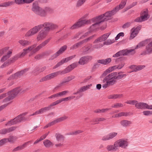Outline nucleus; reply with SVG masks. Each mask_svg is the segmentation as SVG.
<instances>
[{
    "label": "nucleus",
    "mask_w": 152,
    "mask_h": 152,
    "mask_svg": "<svg viewBox=\"0 0 152 152\" xmlns=\"http://www.w3.org/2000/svg\"><path fill=\"white\" fill-rule=\"evenodd\" d=\"M59 74L62 75L65 74L63 70L59 71L57 72H55L48 74L42 78L40 80V82H42L50 80L51 79H53L54 77H57Z\"/></svg>",
    "instance_id": "nucleus-8"
},
{
    "label": "nucleus",
    "mask_w": 152,
    "mask_h": 152,
    "mask_svg": "<svg viewBox=\"0 0 152 152\" xmlns=\"http://www.w3.org/2000/svg\"><path fill=\"white\" fill-rule=\"evenodd\" d=\"M123 106V104L121 103H117L112 106V107L113 108H118L122 107Z\"/></svg>",
    "instance_id": "nucleus-59"
},
{
    "label": "nucleus",
    "mask_w": 152,
    "mask_h": 152,
    "mask_svg": "<svg viewBox=\"0 0 152 152\" xmlns=\"http://www.w3.org/2000/svg\"><path fill=\"white\" fill-rule=\"evenodd\" d=\"M140 29L141 26H140L132 28L131 30V33L130 34L129 39L131 40L134 38L137 35Z\"/></svg>",
    "instance_id": "nucleus-19"
},
{
    "label": "nucleus",
    "mask_w": 152,
    "mask_h": 152,
    "mask_svg": "<svg viewBox=\"0 0 152 152\" xmlns=\"http://www.w3.org/2000/svg\"><path fill=\"white\" fill-rule=\"evenodd\" d=\"M37 15L42 17H44L46 16L47 14L45 10H43L41 8L40 11L38 12Z\"/></svg>",
    "instance_id": "nucleus-45"
},
{
    "label": "nucleus",
    "mask_w": 152,
    "mask_h": 152,
    "mask_svg": "<svg viewBox=\"0 0 152 152\" xmlns=\"http://www.w3.org/2000/svg\"><path fill=\"white\" fill-rule=\"evenodd\" d=\"M76 56V55H75L63 59L61 61L58 62L55 66H54L53 67V69H56L57 67L62 65L64 63L67 62L69 60H70L74 58Z\"/></svg>",
    "instance_id": "nucleus-18"
},
{
    "label": "nucleus",
    "mask_w": 152,
    "mask_h": 152,
    "mask_svg": "<svg viewBox=\"0 0 152 152\" xmlns=\"http://www.w3.org/2000/svg\"><path fill=\"white\" fill-rule=\"evenodd\" d=\"M55 136L56 140L57 141L63 142L64 141V137L61 134H56Z\"/></svg>",
    "instance_id": "nucleus-40"
},
{
    "label": "nucleus",
    "mask_w": 152,
    "mask_h": 152,
    "mask_svg": "<svg viewBox=\"0 0 152 152\" xmlns=\"http://www.w3.org/2000/svg\"><path fill=\"white\" fill-rule=\"evenodd\" d=\"M69 93L68 91H64L61 92H58V97H61L66 94L67 93Z\"/></svg>",
    "instance_id": "nucleus-57"
},
{
    "label": "nucleus",
    "mask_w": 152,
    "mask_h": 152,
    "mask_svg": "<svg viewBox=\"0 0 152 152\" xmlns=\"http://www.w3.org/2000/svg\"><path fill=\"white\" fill-rule=\"evenodd\" d=\"M109 20V18L106 15H105V13L94 18L91 20H90L91 21L89 24L92 23H94L93 24L92 26L89 28V31H91L95 30L99 27L100 23L102 22L107 20Z\"/></svg>",
    "instance_id": "nucleus-3"
},
{
    "label": "nucleus",
    "mask_w": 152,
    "mask_h": 152,
    "mask_svg": "<svg viewBox=\"0 0 152 152\" xmlns=\"http://www.w3.org/2000/svg\"><path fill=\"white\" fill-rule=\"evenodd\" d=\"M110 34V33L105 34L95 39L93 42L94 44L93 45L94 50L100 48L102 47L104 45V43L103 44L102 42L105 41Z\"/></svg>",
    "instance_id": "nucleus-4"
},
{
    "label": "nucleus",
    "mask_w": 152,
    "mask_h": 152,
    "mask_svg": "<svg viewBox=\"0 0 152 152\" xmlns=\"http://www.w3.org/2000/svg\"><path fill=\"white\" fill-rule=\"evenodd\" d=\"M23 114L20 115L16 118L7 122L5 124L6 126H9L12 125L20 122L25 119V118L23 116Z\"/></svg>",
    "instance_id": "nucleus-9"
},
{
    "label": "nucleus",
    "mask_w": 152,
    "mask_h": 152,
    "mask_svg": "<svg viewBox=\"0 0 152 152\" xmlns=\"http://www.w3.org/2000/svg\"><path fill=\"white\" fill-rule=\"evenodd\" d=\"M13 1H8L2 3L3 7L9 6L13 4Z\"/></svg>",
    "instance_id": "nucleus-53"
},
{
    "label": "nucleus",
    "mask_w": 152,
    "mask_h": 152,
    "mask_svg": "<svg viewBox=\"0 0 152 152\" xmlns=\"http://www.w3.org/2000/svg\"><path fill=\"white\" fill-rule=\"evenodd\" d=\"M91 86V84H89L81 87L77 90L76 92L74 93L73 94H78V95L76 97V98L79 99L83 96V94L82 92L88 90Z\"/></svg>",
    "instance_id": "nucleus-14"
},
{
    "label": "nucleus",
    "mask_w": 152,
    "mask_h": 152,
    "mask_svg": "<svg viewBox=\"0 0 152 152\" xmlns=\"http://www.w3.org/2000/svg\"><path fill=\"white\" fill-rule=\"evenodd\" d=\"M28 69H25L21 70L20 72H18L15 73L14 75L11 76L8 78V80H11L14 79L18 77H20L21 75H23L26 71H28Z\"/></svg>",
    "instance_id": "nucleus-24"
},
{
    "label": "nucleus",
    "mask_w": 152,
    "mask_h": 152,
    "mask_svg": "<svg viewBox=\"0 0 152 152\" xmlns=\"http://www.w3.org/2000/svg\"><path fill=\"white\" fill-rule=\"evenodd\" d=\"M41 9V8L39 7L38 6L33 5L32 8V10L33 12L37 14Z\"/></svg>",
    "instance_id": "nucleus-44"
},
{
    "label": "nucleus",
    "mask_w": 152,
    "mask_h": 152,
    "mask_svg": "<svg viewBox=\"0 0 152 152\" xmlns=\"http://www.w3.org/2000/svg\"><path fill=\"white\" fill-rule=\"evenodd\" d=\"M117 133L112 132L107 135L103 136L102 138V140L103 141H107L111 140L115 137L117 135Z\"/></svg>",
    "instance_id": "nucleus-20"
},
{
    "label": "nucleus",
    "mask_w": 152,
    "mask_h": 152,
    "mask_svg": "<svg viewBox=\"0 0 152 152\" xmlns=\"http://www.w3.org/2000/svg\"><path fill=\"white\" fill-rule=\"evenodd\" d=\"M143 21H144L148 19L150 17L148 15V10H145L141 12L140 16Z\"/></svg>",
    "instance_id": "nucleus-29"
},
{
    "label": "nucleus",
    "mask_w": 152,
    "mask_h": 152,
    "mask_svg": "<svg viewBox=\"0 0 152 152\" xmlns=\"http://www.w3.org/2000/svg\"><path fill=\"white\" fill-rule=\"evenodd\" d=\"M8 142L7 138H3L0 140V146Z\"/></svg>",
    "instance_id": "nucleus-56"
},
{
    "label": "nucleus",
    "mask_w": 152,
    "mask_h": 152,
    "mask_svg": "<svg viewBox=\"0 0 152 152\" xmlns=\"http://www.w3.org/2000/svg\"><path fill=\"white\" fill-rule=\"evenodd\" d=\"M90 21V20H82L80 19L77 23L71 26L70 29L73 30L77 28L83 26L86 24H89Z\"/></svg>",
    "instance_id": "nucleus-11"
},
{
    "label": "nucleus",
    "mask_w": 152,
    "mask_h": 152,
    "mask_svg": "<svg viewBox=\"0 0 152 152\" xmlns=\"http://www.w3.org/2000/svg\"><path fill=\"white\" fill-rule=\"evenodd\" d=\"M122 94H115L109 95L108 98L110 99H119L123 97Z\"/></svg>",
    "instance_id": "nucleus-38"
},
{
    "label": "nucleus",
    "mask_w": 152,
    "mask_h": 152,
    "mask_svg": "<svg viewBox=\"0 0 152 152\" xmlns=\"http://www.w3.org/2000/svg\"><path fill=\"white\" fill-rule=\"evenodd\" d=\"M44 10L46 14L48 13H51L53 12L52 9L50 7H46Z\"/></svg>",
    "instance_id": "nucleus-63"
},
{
    "label": "nucleus",
    "mask_w": 152,
    "mask_h": 152,
    "mask_svg": "<svg viewBox=\"0 0 152 152\" xmlns=\"http://www.w3.org/2000/svg\"><path fill=\"white\" fill-rule=\"evenodd\" d=\"M81 34L82 33L80 32H79L77 33L72 38V39H74L78 38H80V39L83 38L82 36L80 37H79L81 35Z\"/></svg>",
    "instance_id": "nucleus-61"
},
{
    "label": "nucleus",
    "mask_w": 152,
    "mask_h": 152,
    "mask_svg": "<svg viewBox=\"0 0 152 152\" xmlns=\"http://www.w3.org/2000/svg\"><path fill=\"white\" fill-rule=\"evenodd\" d=\"M143 114L146 116H150L152 115V110H145L142 112Z\"/></svg>",
    "instance_id": "nucleus-52"
},
{
    "label": "nucleus",
    "mask_w": 152,
    "mask_h": 152,
    "mask_svg": "<svg viewBox=\"0 0 152 152\" xmlns=\"http://www.w3.org/2000/svg\"><path fill=\"white\" fill-rule=\"evenodd\" d=\"M13 1H8L2 3L3 7L9 6L13 4Z\"/></svg>",
    "instance_id": "nucleus-54"
},
{
    "label": "nucleus",
    "mask_w": 152,
    "mask_h": 152,
    "mask_svg": "<svg viewBox=\"0 0 152 152\" xmlns=\"http://www.w3.org/2000/svg\"><path fill=\"white\" fill-rule=\"evenodd\" d=\"M67 118V117L64 116L59 118H57L50 122V123H49L50 124V126H51L56 124L57 123L64 121Z\"/></svg>",
    "instance_id": "nucleus-30"
},
{
    "label": "nucleus",
    "mask_w": 152,
    "mask_h": 152,
    "mask_svg": "<svg viewBox=\"0 0 152 152\" xmlns=\"http://www.w3.org/2000/svg\"><path fill=\"white\" fill-rule=\"evenodd\" d=\"M106 149L107 151L110 152H114L118 150L115 141L113 145H108L106 147Z\"/></svg>",
    "instance_id": "nucleus-28"
},
{
    "label": "nucleus",
    "mask_w": 152,
    "mask_h": 152,
    "mask_svg": "<svg viewBox=\"0 0 152 152\" xmlns=\"http://www.w3.org/2000/svg\"><path fill=\"white\" fill-rule=\"evenodd\" d=\"M88 45V46L85 47L84 48H82V49H83V53L84 54L89 50L90 51H92L94 50L93 48L92 45L91 44L89 43Z\"/></svg>",
    "instance_id": "nucleus-35"
},
{
    "label": "nucleus",
    "mask_w": 152,
    "mask_h": 152,
    "mask_svg": "<svg viewBox=\"0 0 152 152\" xmlns=\"http://www.w3.org/2000/svg\"><path fill=\"white\" fill-rule=\"evenodd\" d=\"M75 97V96H70L64 98H62L61 99H59L51 103V106H55L60 103H61L63 101H67L68 100H70L73 99Z\"/></svg>",
    "instance_id": "nucleus-22"
},
{
    "label": "nucleus",
    "mask_w": 152,
    "mask_h": 152,
    "mask_svg": "<svg viewBox=\"0 0 152 152\" xmlns=\"http://www.w3.org/2000/svg\"><path fill=\"white\" fill-rule=\"evenodd\" d=\"M99 64L104 65V59L98 60L97 62L94 64V67L95 68L98 67L100 66Z\"/></svg>",
    "instance_id": "nucleus-39"
},
{
    "label": "nucleus",
    "mask_w": 152,
    "mask_h": 152,
    "mask_svg": "<svg viewBox=\"0 0 152 152\" xmlns=\"http://www.w3.org/2000/svg\"><path fill=\"white\" fill-rule=\"evenodd\" d=\"M19 44L23 47H24L31 44V42L28 40H20L18 41Z\"/></svg>",
    "instance_id": "nucleus-36"
},
{
    "label": "nucleus",
    "mask_w": 152,
    "mask_h": 152,
    "mask_svg": "<svg viewBox=\"0 0 152 152\" xmlns=\"http://www.w3.org/2000/svg\"><path fill=\"white\" fill-rule=\"evenodd\" d=\"M135 53L134 49L123 50H120L114 55L113 57L114 58H118L120 56L127 55L129 54H134Z\"/></svg>",
    "instance_id": "nucleus-10"
},
{
    "label": "nucleus",
    "mask_w": 152,
    "mask_h": 152,
    "mask_svg": "<svg viewBox=\"0 0 152 152\" xmlns=\"http://www.w3.org/2000/svg\"><path fill=\"white\" fill-rule=\"evenodd\" d=\"M92 59L91 56H84L80 58L78 61V63L81 65H84L87 64Z\"/></svg>",
    "instance_id": "nucleus-17"
},
{
    "label": "nucleus",
    "mask_w": 152,
    "mask_h": 152,
    "mask_svg": "<svg viewBox=\"0 0 152 152\" xmlns=\"http://www.w3.org/2000/svg\"><path fill=\"white\" fill-rule=\"evenodd\" d=\"M152 53V41L150 42L146 47V50L143 51L142 54L146 55L150 54Z\"/></svg>",
    "instance_id": "nucleus-25"
},
{
    "label": "nucleus",
    "mask_w": 152,
    "mask_h": 152,
    "mask_svg": "<svg viewBox=\"0 0 152 152\" xmlns=\"http://www.w3.org/2000/svg\"><path fill=\"white\" fill-rule=\"evenodd\" d=\"M69 82L75 78V76L73 75H70L65 77Z\"/></svg>",
    "instance_id": "nucleus-64"
},
{
    "label": "nucleus",
    "mask_w": 152,
    "mask_h": 152,
    "mask_svg": "<svg viewBox=\"0 0 152 152\" xmlns=\"http://www.w3.org/2000/svg\"><path fill=\"white\" fill-rule=\"evenodd\" d=\"M7 139L8 142H9L11 143H13L17 140V137L14 136L10 135Z\"/></svg>",
    "instance_id": "nucleus-37"
},
{
    "label": "nucleus",
    "mask_w": 152,
    "mask_h": 152,
    "mask_svg": "<svg viewBox=\"0 0 152 152\" xmlns=\"http://www.w3.org/2000/svg\"><path fill=\"white\" fill-rule=\"evenodd\" d=\"M118 149L121 147L123 149H126L128 145V142L127 139H121L115 141Z\"/></svg>",
    "instance_id": "nucleus-15"
},
{
    "label": "nucleus",
    "mask_w": 152,
    "mask_h": 152,
    "mask_svg": "<svg viewBox=\"0 0 152 152\" xmlns=\"http://www.w3.org/2000/svg\"><path fill=\"white\" fill-rule=\"evenodd\" d=\"M9 47H7L0 50V56L4 54H5L1 59V62L5 61L11 56L12 50H9Z\"/></svg>",
    "instance_id": "nucleus-7"
},
{
    "label": "nucleus",
    "mask_w": 152,
    "mask_h": 152,
    "mask_svg": "<svg viewBox=\"0 0 152 152\" xmlns=\"http://www.w3.org/2000/svg\"><path fill=\"white\" fill-rule=\"evenodd\" d=\"M132 22H128L125 24H124L122 27L123 28L125 29L127 28H128L130 27L131 25Z\"/></svg>",
    "instance_id": "nucleus-55"
},
{
    "label": "nucleus",
    "mask_w": 152,
    "mask_h": 152,
    "mask_svg": "<svg viewBox=\"0 0 152 152\" xmlns=\"http://www.w3.org/2000/svg\"><path fill=\"white\" fill-rule=\"evenodd\" d=\"M43 144L45 147L46 148H49L51 147H52L53 145V143L49 140L46 139L43 141Z\"/></svg>",
    "instance_id": "nucleus-33"
},
{
    "label": "nucleus",
    "mask_w": 152,
    "mask_h": 152,
    "mask_svg": "<svg viewBox=\"0 0 152 152\" xmlns=\"http://www.w3.org/2000/svg\"><path fill=\"white\" fill-rule=\"evenodd\" d=\"M135 107L140 109H152V105H149L147 104L142 102H138L136 104Z\"/></svg>",
    "instance_id": "nucleus-16"
},
{
    "label": "nucleus",
    "mask_w": 152,
    "mask_h": 152,
    "mask_svg": "<svg viewBox=\"0 0 152 152\" xmlns=\"http://www.w3.org/2000/svg\"><path fill=\"white\" fill-rule=\"evenodd\" d=\"M111 61V59L110 58H108L106 59H104V65H107L109 64Z\"/></svg>",
    "instance_id": "nucleus-58"
},
{
    "label": "nucleus",
    "mask_w": 152,
    "mask_h": 152,
    "mask_svg": "<svg viewBox=\"0 0 152 152\" xmlns=\"http://www.w3.org/2000/svg\"><path fill=\"white\" fill-rule=\"evenodd\" d=\"M122 73V72H114L106 76L102 80L103 83L102 85V88L106 89L110 86H113L116 83V80H120L125 77L126 75L121 74Z\"/></svg>",
    "instance_id": "nucleus-2"
},
{
    "label": "nucleus",
    "mask_w": 152,
    "mask_h": 152,
    "mask_svg": "<svg viewBox=\"0 0 152 152\" xmlns=\"http://www.w3.org/2000/svg\"><path fill=\"white\" fill-rule=\"evenodd\" d=\"M120 123L121 126L124 127H128L132 124L131 121L126 120H123L121 121Z\"/></svg>",
    "instance_id": "nucleus-32"
},
{
    "label": "nucleus",
    "mask_w": 152,
    "mask_h": 152,
    "mask_svg": "<svg viewBox=\"0 0 152 152\" xmlns=\"http://www.w3.org/2000/svg\"><path fill=\"white\" fill-rule=\"evenodd\" d=\"M42 26L41 24H40L35 26L27 31L26 34L25 36L29 37L35 35L42 28Z\"/></svg>",
    "instance_id": "nucleus-12"
},
{
    "label": "nucleus",
    "mask_w": 152,
    "mask_h": 152,
    "mask_svg": "<svg viewBox=\"0 0 152 152\" xmlns=\"http://www.w3.org/2000/svg\"><path fill=\"white\" fill-rule=\"evenodd\" d=\"M67 48V46L66 45H64L61 47L58 51L52 56L50 59L53 60L56 58L58 56L63 53L66 50Z\"/></svg>",
    "instance_id": "nucleus-21"
},
{
    "label": "nucleus",
    "mask_w": 152,
    "mask_h": 152,
    "mask_svg": "<svg viewBox=\"0 0 152 152\" xmlns=\"http://www.w3.org/2000/svg\"><path fill=\"white\" fill-rule=\"evenodd\" d=\"M46 69V66H44L41 68H39L38 67H36L32 71V73L35 75H37L39 73L44 71Z\"/></svg>",
    "instance_id": "nucleus-31"
},
{
    "label": "nucleus",
    "mask_w": 152,
    "mask_h": 152,
    "mask_svg": "<svg viewBox=\"0 0 152 152\" xmlns=\"http://www.w3.org/2000/svg\"><path fill=\"white\" fill-rule=\"evenodd\" d=\"M51 104H50V105L48 107H45L42 108L40 110L37 111L38 115L41 114H43L46 111L50 110L51 109V107L53 106H51Z\"/></svg>",
    "instance_id": "nucleus-34"
},
{
    "label": "nucleus",
    "mask_w": 152,
    "mask_h": 152,
    "mask_svg": "<svg viewBox=\"0 0 152 152\" xmlns=\"http://www.w3.org/2000/svg\"><path fill=\"white\" fill-rule=\"evenodd\" d=\"M21 89L18 88L13 89L8 93L9 96L8 97L6 98L3 101V102H6L13 99L18 94L22 92Z\"/></svg>",
    "instance_id": "nucleus-6"
},
{
    "label": "nucleus",
    "mask_w": 152,
    "mask_h": 152,
    "mask_svg": "<svg viewBox=\"0 0 152 152\" xmlns=\"http://www.w3.org/2000/svg\"><path fill=\"white\" fill-rule=\"evenodd\" d=\"M147 40H146L145 41H142L140 42L138 45H137L135 48V49H137L138 48H140V47L144 46L146 44V42L147 41ZM135 51V50H134Z\"/></svg>",
    "instance_id": "nucleus-43"
},
{
    "label": "nucleus",
    "mask_w": 152,
    "mask_h": 152,
    "mask_svg": "<svg viewBox=\"0 0 152 152\" xmlns=\"http://www.w3.org/2000/svg\"><path fill=\"white\" fill-rule=\"evenodd\" d=\"M41 24L43 26L42 28H44V29L48 33L50 31L53 30L58 27L57 25L51 22H46Z\"/></svg>",
    "instance_id": "nucleus-13"
},
{
    "label": "nucleus",
    "mask_w": 152,
    "mask_h": 152,
    "mask_svg": "<svg viewBox=\"0 0 152 152\" xmlns=\"http://www.w3.org/2000/svg\"><path fill=\"white\" fill-rule=\"evenodd\" d=\"M145 67V66L144 65H140L136 66V69H134L132 72H136L137 71L140 70L144 69Z\"/></svg>",
    "instance_id": "nucleus-46"
},
{
    "label": "nucleus",
    "mask_w": 152,
    "mask_h": 152,
    "mask_svg": "<svg viewBox=\"0 0 152 152\" xmlns=\"http://www.w3.org/2000/svg\"><path fill=\"white\" fill-rule=\"evenodd\" d=\"M7 133V128H3L0 130V134H5Z\"/></svg>",
    "instance_id": "nucleus-62"
},
{
    "label": "nucleus",
    "mask_w": 152,
    "mask_h": 152,
    "mask_svg": "<svg viewBox=\"0 0 152 152\" xmlns=\"http://www.w3.org/2000/svg\"><path fill=\"white\" fill-rule=\"evenodd\" d=\"M137 101L136 100H132L128 101L126 102V103L130 104L135 105V106L136 104H137Z\"/></svg>",
    "instance_id": "nucleus-51"
},
{
    "label": "nucleus",
    "mask_w": 152,
    "mask_h": 152,
    "mask_svg": "<svg viewBox=\"0 0 152 152\" xmlns=\"http://www.w3.org/2000/svg\"><path fill=\"white\" fill-rule=\"evenodd\" d=\"M86 0H78L77 1L76 6L79 7L82 6L85 2Z\"/></svg>",
    "instance_id": "nucleus-47"
},
{
    "label": "nucleus",
    "mask_w": 152,
    "mask_h": 152,
    "mask_svg": "<svg viewBox=\"0 0 152 152\" xmlns=\"http://www.w3.org/2000/svg\"><path fill=\"white\" fill-rule=\"evenodd\" d=\"M77 65V63L75 62L72 63L67 66L63 70L64 74H66L70 72L72 70L76 67Z\"/></svg>",
    "instance_id": "nucleus-27"
},
{
    "label": "nucleus",
    "mask_w": 152,
    "mask_h": 152,
    "mask_svg": "<svg viewBox=\"0 0 152 152\" xmlns=\"http://www.w3.org/2000/svg\"><path fill=\"white\" fill-rule=\"evenodd\" d=\"M68 82L65 77L63 80L55 88H57L59 87H61L62 86L65 85L66 83H68Z\"/></svg>",
    "instance_id": "nucleus-41"
},
{
    "label": "nucleus",
    "mask_w": 152,
    "mask_h": 152,
    "mask_svg": "<svg viewBox=\"0 0 152 152\" xmlns=\"http://www.w3.org/2000/svg\"><path fill=\"white\" fill-rule=\"evenodd\" d=\"M94 37V35H93L92 36H90L89 37L86 39L84 40H83V41L84 42V43L87 42H88L89 41L92 40L93 37Z\"/></svg>",
    "instance_id": "nucleus-60"
},
{
    "label": "nucleus",
    "mask_w": 152,
    "mask_h": 152,
    "mask_svg": "<svg viewBox=\"0 0 152 152\" xmlns=\"http://www.w3.org/2000/svg\"><path fill=\"white\" fill-rule=\"evenodd\" d=\"M116 69H118L117 65H115L113 66L110 67L103 72L101 75V77H105L108 74L110 73V72Z\"/></svg>",
    "instance_id": "nucleus-26"
},
{
    "label": "nucleus",
    "mask_w": 152,
    "mask_h": 152,
    "mask_svg": "<svg viewBox=\"0 0 152 152\" xmlns=\"http://www.w3.org/2000/svg\"><path fill=\"white\" fill-rule=\"evenodd\" d=\"M114 42V39H108L107 41L104 42V45H110Z\"/></svg>",
    "instance_id": "nucleus-50"
},
{
    "label": "nucleus",
    "mask_w": 152,
    "mask_h": 152,
    "mask_svg": "<svg viewBox=\"0 0 152 152\" xmlns=\"http://www.w3.org/2000/svg\"><path fill=\"white\" fill-rule=\"evenodd\" d=\"M126 1L125 0L122 1L119 5L117 6L112 10L107 12L105 13V15H106L110 19L111 17L114 15L119 11V10L122 9L126 5Z\"/></svg>",
    "instance_id": "nucleus-5"
},
{
    "label": "nucleus",
    "mask_w": 152,
    "mask_h": 152,
    "mask_svg": "<svg viewBox=\"0 0 152 152\" xmlns=\"http://www.w3.org/2000/svg\"><path fill=\"white\" fill-rule=\"evenodd\" d=\"M50 40V39H46L37 47L36 44H34L29 46L27 48L23 49L22 52L20 53L19 54H17L9 59V62L10 64L14 62L19 58L24 56L28 53H30L29 55V56H32L46 45L49 42Z\"/></svg>",
    "instance_id": "nucleus-1"
},
{
    "label": "nucleus",
    "mask_w": 152,
    "mask_h": 152,
    "mask_svg": "<svg viewBox=\"0 0 152 152\" xmlns=\"http://www.w3.org/2000/svg\"><path fill=\"white\" fill-rule=\"evenodd\" d=\"M47 32L45 30L40 31L37 35V39L38 41L42 40L45 38L48 34Z\"/></svg>",
    "instance_id": "nucleus-23"
},
{
    "label": "nucleus",
    "mask_w": 152,
    "mask_h": 152,
    "mask_svg": "<svg viewBox=\"0 0 152 152\" xmlns=\"http://www.w3.org/2000/svg\"><path fill=\"white\" fill-rule=\"evenodd\" d=\"M24 145H23H23H19V146L17 147H16L15 148H14L12 150V151H13V152H15V151H20V150H21L23 149L24 148H25L24 146Z\"/></svg>",
    "instance_id": "nucleus-49"
},
{
    "label": "nucleus",
    "mask_w": 152,
    "mask_h": 152,
    "mask_svg": "<svg viewBox=\"0 0 152 152\" xmlns=\"http://www.w3.org/2000/svg\"><path fill=\"white\" fill-rule=\"evenodd\" d=\"M137 4V2H133L131 4L128 5L124 9V11H126L128 10L129 9H131L134 6L136 5Z\"/></svg>",
    "instance_id": "nucleus-48"
},
{
    "label": "nucleus",
    "mask_w": 152,
    "mask_h": 152,
    "mask_svg": "<svg viewBox=\"0 0 152 152\" xmlns=\"http://www.w3.org/2000/svg\"><path fill=\"white\" fill-rule=\"evenodd\" d=\"M111 108H106L102 109H97L95 110L94 112L96 113H105L107 111L110 110Z\"/></svg>",
    "instance_id": "nucleus-42"
}]
</instances>
